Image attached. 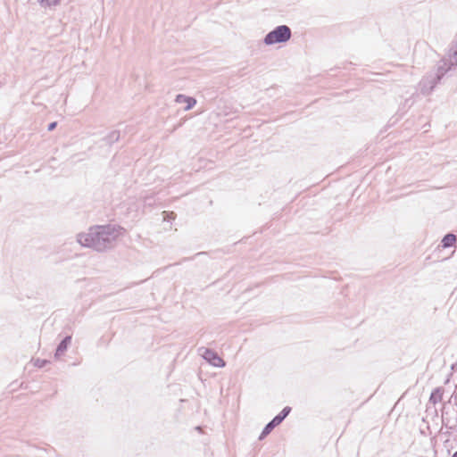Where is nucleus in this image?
Here are the masks:
<instances>
[{"label":"nucleus","mask_w":457,"mask_h":457,"mask_svg":"<svg viewBox=\"0 0 457 457\" xmlns=\"http://www.w3.org/2000/svg\"><path fill=\"white\" fill-rule=\"evenodd\" d=\"M120 227L115 225L94 226L87 233L78 235V242L96 252L112 249L120 236Z\"/></svg>","instance_id":"1"},{"label":"nucleus","mask_w":457,"mask_h":457,"mask_svg":"<svg viewBox=\"0 0 457 457\" xmlns=\"http://www.w3.org/2000/svg\"><path fill=\"white\" fill-rule=\"evenodd\" d=\"M452 67L454 66L451 65L446 59H443L436 72L428 73L420 80V92L425 96L429 95L436 84L446 74V72L452 69Z\"/></svg>","instance_id":"2"},{"label":"nucleus","mask_w":457,"mask_h":457,"mask_svg":"<svg viewBox=\"0 0 457 457\" xmlns=\"http://www.w3.org/2000/svg\"><path fill=\"white\" fill-rule=\"evenodd\" d=\"M292 36L291 29L287 25L277 26L264 37L263 42L267 46L287 42Z\"/></svg>","instance_id":"3"},{"label":"nucleus","mask_w":457,"mask_h":457,"mask_svg":"<svg viewBox=\"0 0 457 457\" xmlns=\"http://www.w3.org/2000/svg\"><path fill=\"white\" fill-rule=\"evenodd\" d=\"M292 408L290 406H286L282 409V411L277 414L270 422H268L263 428L261 435L259 436V440L264 439L268 435H270L272 430L279 426L284 420L289 415Z\"/></svg>","instance_id":"4"},{"label":"nucleus","mask_w":457,"mask_h":457,"mask_svg":"<svg viewBox=\"0 0 457 457\" xmlns=\"http://www.w3.org/2000/svg\"><path fill=\"white\" fill-rule=\"evenodd\" d=\"M198 351L202 357L212 366L221 368L226 365L223 359H221L215 351L204 347L200 348Z\"/></svg>","instance_id":"5"},{"label":"nucleus","mask_w":457,"mask_h":457,"mask_svg":"<svg viewBox=\"0 0 457 457\" xmlns=\"http://www.w3.org/2000/svg\"><path fill=\"white\" fill-rule=\"evenodd\" d=\"M71 336H66L57 345L54 357L56 359L60 358L62 355L64 354L66 350L68 349V346L71 345Z\"/></svg>","instance_id":"6"},{"label":"nucleus","mask_w":457,"mask_h":457,"mask_svg":"<svg viewBox=\"0 0 457 457\" xmlns=\"http://www.w3.org/2000/svg\"><path fill=\"white\" fill-rule=\"evenodd\" d=\"M176 102L179 104H181V103L187 104V106L185 107V111H188V110L192 109L196 104V100L194 97L187 96L182 94H179L176 96Z\"/></svg>","instance_id":"7"},{"label":"nucleus","mask_w":457,"mask_h":457,"mask_svg":"<svg viewBox=\"0 0 457 457\" xmlns=\"http://www.w3.org/2000/svg\"><path fill=\"white\" fill-rule=\"evenodd\" d=\"M447 61L451 65L457 66V40L451 46Z\"/></svg>","instance_id":"8"},{"label":"nucleus","mask_w":457,"mask_h":457,"mask_svg":"<svg viewBox=\"0 0 457 457\" xmlns=\"http://www.w3.org/2000/svg\"><path fill=\"white\" fill-rule=\"evenodd\" d=\"M455 242L456 236L454 234L448 233L443 237L441 244L443 247L447 248L453 246L455 244Z\"/></svg>","instance_id":"9"},{"label":"nucleus","mask_w":457,"mask_h":457,"mask_svg":"<svg viewBox=\"0 0 457 457\" xmlns=\"http://www.w3.org/2000/svg\"><path fill=\"white\" fill-rule=\"evenodd\" d=\"M120 138V132L118 130H113L112 132H110L104 138V140L108 144V145H112L113 144L114 142H117Z\"/></svg>","instance_id":"10"},{"label":"nucleus","mask_w":457,"mask_h":457,"mask_svg":"<svg viewBox=\"0 0 457 457\" xmlns=\"http://www.w3.org/2000/svg\"><path fill=\"white\" fill-rule=\"evenodd\" d=\"M37 3L40 4L41 7L46 8L59 5L61 0H37Z\"/></svg>","instance_id":"11"},{"label":"nucleus","mask_w":457,"mask_h":457,"mask_svg":"<svg viewBox=\"0 0 457 457\" xmlns=\"http://www.w3.org/2000/svg\"><path fill=\"white\" fill-rule=\"evenodd\" d=\"M444 389L441 387L436 388L430 395L428 400H442L444 395Z\"/></svg>","instance_id":"12"},{"label":"nucleus","mask_w":457,"mask_h":457,"mask_svg":"<svg viewBox=\"0 0 457 457\" xmlns=\"http://www.w3.org/2000/svg\"><path fill=\"white\" fill-rule=\"evenodd\" d=\"M48 361L46 360H40V359H37L35 362V365L39 367V368H43Z\"/></svg>","instance_id":"13"},{"label":"nucleus","mask_w":457,"mask_h":457,"mask_svg":"<svg viewBox=\"0 0 457 457\" xmlns=\"http://www.w3.org/2000/svg\"><path fill=\"white\" fill-rule=\"evenodd\" d=\"M57 126V122L56 121H53L51 123L48 124V127H47V130L48 131H52L54 130Z\"/></svg>","instance_id":"14"},{"label":"nucleus","mask_w":457,"mask_h":457,"mask_svg":"<svg viewBox=\"0 0 457 457\" xmlns=\"http://www.w3.org/2000/svg\"><path fill=\"white\" fill-rule=\"evenodd\" d=\"M434 403V405L436 404H440L442 408H444L445 406V402H437V401H435V402H432Z\"/></svg>","instance_id":"15"},{"label":"nucleus","mask_w":457,"mask_h":457,"mask_svg":"<svg viewBox=\"0 0 457 457\" xmlns=\"http://www.w3.org/2000/svg\"><path fill=\"white\" fill-rule=\"evenodd\" d=\"M452 457H457V451L453 454Z\"/></svg>","instance_id":"16"},{"label":"nucleus","mask_w":457,"mask_h":457,"mask_svg":"<svg viewBox=\"0 0 457 457\" xmlns=\"http://www.w3.org/2000/svg\"><path fill=\"white\" fill-rule=\"evenodd\" d=\"M195 429H196V430H200V429H201V428H200V427H196V428H195Z\"/></svg>","instance_id":"17"}]
</instances>
